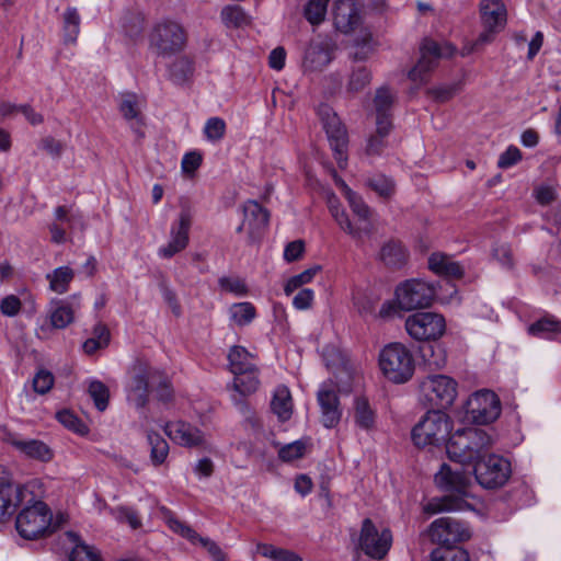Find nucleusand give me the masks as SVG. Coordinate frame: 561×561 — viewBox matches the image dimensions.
Segmentation results:
<instances>
[{
  "label": "nucleus",
  "instance_id": "obj_1",
  "mask_svg": "<svg viewBox=\"0 0 561 561\" xmlns=\"http://www.w3.org/2000/svg\"><path fill=\"white\" fill-rule=\"evenodd\" d=\"M434 480L439 489L450 492L460 499L453 501L449 496H446L440 501H432L424 507L426 513L436 514L442 511L461 510L463 499L472 496L471 489L473 484L471 477L462 470L454 469L449 465L443 463Z\"/></svg>",
  "mask_w": 561,
  "mask_h": 561
},
{
  "label": "nucleus",
  "instance_id": "obj_2",
  "mask_svg": "<svg viewBox=\"0 0 561 561\" xmlns=\"http://www.w3.org/2000/svg\"><path fill=\"white\" fill-rule=\"evenodd\" d=\"M493 445L491 435L483 428H459L449 436L446 445L450 460L465 465L478 461Z\"/></svg>",
  "mask_w": 561,
  "mask_h": 561
},
{
  "label": "nucleus",
  "instance_id": "obj_3",
  "mask_svg": "<svg viewBox=\"0 0 561 561\" xmlns=\"http://www.w3.org/2000/svg\"><path fill=\"white\" fill-rule=\"evenodd\" d=\"M378 365L382 375L398 385L409 381L415 370L412 352L399 342L389 343L381 348Z\"/></svg>",
  "mask_w": 561,
  "mask_h": 561
},
{
  "label": "nucleus",
  "instance_id": "obj_4",
  "mask_svg": "<svg viewBox=\"0 0 561 561\" xmlns=\"http://www.w3.org/2000/svg\"><path fill=\"white\" fill-rule=\"evenodd\" d=\"M451 419L439 410L428 411L412 428V440L417 447L439 446L450 435Z\"/></svg>",
  "mask_w": 561,
  "mask_h": 561
},
{
  "label": "nucleus",
  "instance_id": "obj_5",
  "mask_svg": "<svg viewBox=\"0 0 561 561\" xmlns=\"http://www.w3.org/2000/svg\"><path fill=\"white\" fill-rule=\"evenodd\" d=\"M417 64L409 71V79L419 84L426 83L430 73L437 67L440 58L451 57L456 48L449 43L438 44L433 39H424Z\"/></svg>",
  "mask_w": 561,
  "mask_h": 561
},
{
  "label": "nucleus",
  "instance_id": "obj_6",
  "mask_svg": "<svg viewBox=\"0 0 561 561\" xmlns=\"http://www.w3.org/2000/svg\"><path fill=\"white\" fill-rule=\"evenodd\" d=\"M149 41L159 56L170 57L184 48L186 33L181 24L165 20L154 25Z\"/></svg>",
  "mask_w": 561,
  "mask_h": 561
},
{
  "label": "nucleus",
  "instance_id": "obj_7",
  "mask_svg": "<svg viewBox=\"0 0 561 561\" xmlns=\"http://www.w3.org/2000/svg\"><path fill=\"white\" fill-rule=\"evenodd\" d=\"M458 383L446 375H431L420 383L421 400L432 407L449 408L457 398Z\"/></svg>",
  "mask_w": 561,
  "mask_h": 561
},
{
  "label": "nucleus",
  "instance_id": "obj_8",
  "mask_svg": "<svg viewBox=\"0 0 561 561\" xmlns=\"http://www.w3.org/2000/svg\"><path fill=\"white\" fill-rule=\"evenodd\" d=\"M31 506L24 507L18 515L15 527L19 535L33 540L46 533L51 522V514L42 501H32Z\"/></svg>",
  "mask_w": 561,
  "mask_h": 561
},
{
  "label": "nucleus",
  "instance_id": "obj_9",
  "mask_svg": "<svg viewBox=\"0 0 561 561\" xmlns=\"http://www.w3.org/2000/svg\"><path fill=\"white\" fill-rule=\"evenodd\" d=\"M404 327L408 334L415 341H436L446 331V320L440 313L421 311L409 316Z\"/></svg>",
  "mask_w": 561,
  "mask_h": 561
},
{
  "label": "nucleus",
  "instance_id": "obj_10",
  "mask_svg": "<svg viewBox=\"0 0 561 561\" xmlns=\"http://www.w3.org/2000/svg\"><path fill=\"white\" fill-rule=\"evenodd\" d=\"M473 473L481 486L496 489L508 480L511 465L503 457L492 454L476 461Z\"/></svg>",
  "mask_w": 561,
  "mask_h": 561
},
{
  "label": "nucleus",
  "instance_id": "obj_11",
  "mask_svg": "<svg viewBox=\"0 0 561 561\" xmlns=\"http://www.w3.org/2000/svg\"><path fill=\"white\" fill-rule=\"evenodd\" d=\"M435 296V287L421 279L405 280L396 289L398 305L407 311L428 307Z\"/></svg>",
  "mask_w": 561,
  "mask_h": 561
},
{
  "label": "nucleus",
  "instance_id": "obj_12",
  "mask_svg": "<svg viewBox=\"0 0 561 561\" xmlns=\"http://www.w3.org/2000/svg\"><path fill=\"white\" fill-rule=\"evenodd\" d=\"M32 483L14 484L8 477H0V522L8 520L23 503H31Z\"/></svg>",
  "mask_w": 561,
  "mask_h": 561
},
{
  "label": "nucleus",
  "instance_id": "obj_13",
  "mask_svg": "<svg viewBox=\"0 0 561 561\" xmlns=\"http://www.w3.org/2000/svg\"><path fill=\"white\" fill-rule=\"evenodd\" d=\"M500 414V399L491 390H479L467 401V415L476 424L492 423Z\"/></svg>",
  "mask_w": 561,
  "mask_h": 561
},
{
  "label": "nucleus",
  "instance_id": "obj_14",
  "mask_svg": "<svg viewBox=\"0 0 561 561\" xmlns=\"http://www.w3.org/2000/svg\"><path fill=\"white\" fill-rule=\"evenodd\" d=\"M391 543L392 535L389 529L378 531L371 519L363 520L358 547L366 556L380 560L388 553Z\"/></svg>",
  "mask_w": 561,
  "mask_h": 561
},
{
  "label": "nucleus",
  "instance_id": "obj_15",
  "mask_svg": "<svg viewBox=\"0 0 561 561\" xmlns=\"http://www.w3.org/2000/svg\"><path fill=\"white\" fill-rule=\"evenodd\" d=\"M428 533L431 540L440 547H453L455 543L468 540L471 536L469 528L453 517L435 519Z\"/></svg>",
  "mask_w": 561,
  "mask_h": 561
},
{
  "label": "nucleus",
  "instance_id": "obj_16",
  "mask_svg": "<svg viewBox=\"0 0 561 561\" xmlns=\"http://www.w3.org/2000/svg\"><path fill=\"white\" fill-rule=\"evenodd\" d=\"M163 428L168 437L180 446L188 448H206L208 446L207 435L191 423L184 421L168 422Z\"/></svg>",
  "mask_w": 561,
  "mask_h": 561
},
{
  "label": "nucleus",
  "instance_id": "obj_17",
  "mask_svg": "<svg viewBox=\"0 0 561 561\" xmlns=\"http://www.w3.org/2000/svg\"><path fill=\"white\" fill-rule=\"evenodd\" d=\"M192 215L188 209L181 210L178 221L173 222L170 229V241L159 249V255L170 259L183 251L190 241V229Z\"/></svg>",
  "mask_w": 561,
  "mask_h": 561
},
{
  "label": "nucleus",
  "instance_id": "obj_18",
  "mask_svg": "<svg viewBox=\"0 0 561 561\" xmlns=\"http://www.w3.org/2000/svg\"><path fill=\"white\" fill-rule=\"evenodd\" d=\"M270 213L256 201L249 199L243 205V220L237 228L238 232L245 231L251 241L257 240L267 228Z\"/></svg>",
  "mask_w": 561,
  "mask_h": 561
},
{
  "label": "nucleus",
  "instance_id": "obj_19",
  "mask_svg": "<svg viewBox=\"0 0 561 561\" xmlns=\"http://www.w3.org/2000/svg\"><path fill=\"white\" fill-rule=\"evenodd\" d=\"M334 49L335 43L328 36H318L312 39L305 51V69L310 71L323 69L331 62Z\"/></svg>",
  "mask_w": 561,
  "mask_h": 561
},
{
  "label": "nucleus",
  "instance_id": "obj_20",
  "mask_svg": "<svg viewBox=\"0 0 561 561\" xmlns=\"http://www.w3.org/2000/svg\"><path fill=\"white\" fill-rule=\"evenodd\" d=\"M151 371L152 368L144 365L134 368V375L127 389V401L136 409H144L149 401Z\"/></svg>",
  "mask_w": 561,
  "mask_h": 561
},
{
  "label": "nucleus",
  "instance_id": "obj_21",
  "mask_svg": "<svg viewBox=\"0 0 561 561\" xmlns=\"http://www.w3.org/2000/svg\"><path fill=\"white\" fill-rule=\"evenodd\" d=\"M81 309V296L73 294L65 299L50 302L49 321L55 329H65L75 321V314Z\"/></svg>",
  "mask_w": 561,
  "mask_h": 561
},
{
  "label": "nucleus",
  "instance_id": "obj_22",
  "mask_svg": "<svg viewBox=\"0 0 561 561\" xmlns=\"http://www.w3.org/2000/svg\"><path fill=\"white\" fill-rule=\"evenodd\" d=\"M333 22L337 31L348 34L362 22L360 7L356 0H336L333 7Z\"/></svg>",
  "mask_w": 561,
  "mask_h": 561
},
{
  "label": "nucleus",
  "instance_id": "obj_23",
  "mask_svg": "<svg viewBox=\"0 0 561 561\" xmlns=\"http://www.w3.org/2000/svg\"><path fill=\"white\" fill-rule=\"evenodd\" d=\"M479 9L484 28L501 31L505 26L507 11L502 0H480Z\"/></svg>",
  "mask_w": 561,
  "mask_h": 561
},
{
  "label": "nucleus",
  "instance_id": "obj_24",
  "mask_svg": "<svg viewBox=\"0 0 561 561\" xmlns=\"http://www.w3.org/2000/svg\"><path fill=\"white\" fill-rule=\"evenodd\" d=\"M318 403L321 409V422L327 428L336 426L341 420L339 397L335 391L330 389H320L318 392Z\"/></svg>",
  "mask_w": 561,
  "mask_h": 561
},
{
  "label": "nucleus",
  "instance_id": "obj_25",
  "mask_svg": "<svg viewBox=\"0 0 561 561\" xmlns=\"http://www.w3.org/2000/svg\"><path fill=\"white\" fill-rule=\"evenodd\" d=\"M353 420L355 425L366 432L376 426V411L365 397H356L353 403Z\"/></svg>",
  "mask_w": 561,
  "mask_h": 561
},
{
  "label": "nucleus",
  "instance_id": "obj_26",
  "mask_svg": "<svg viewBox=\"0 0 561 561\" xmlns=\"http://www.w3.org/2000/svg\"><path fill=\"white\" fill-rule=\"evenodd\" d=\"M11 443L18 450L33 459L49 461L54 456L51 449L42 440L14 438Z\"/></svg>",
  "mask_w": 561,
  "mask_h": 561
},
{
  "label": "nucleus",
  "instance_id": "obj_27",
  "mask_svg": "<svg viewBox=\"0 0 561 561\" xmlns=\"http://www.w3.org/2000/svg\"><path fill=\"white\" fill-rule=\"evenodd\" d=\"M393 102L394 95L387 87H381L376 91L374 98V112L376 115V123L382 122L387 125H392L391 108Z\"/></svg>",
  "mask_w": 561,
  "mask_h": 561
},
{
  "label": "nucleus",
  "instance_id": "obj_28",
  "mask_svg": "<svg viewBox=\"0 0 561 561\" xmlns=\"http://www.w3.org/2000/svg\"><path fill=\"white\" fill-rule=\"evenodd\" d=\"M428 266L434 273L446 277L460 278L463 275V268L444 254H432L428 259Z\"/></svg>",
  "mask_w": 561,
  "mask_h": 561
},
{
  "label": "nucleus",
  "instance_id": "obj_29",
  "mask_svg": "<svg viewBox=\"0 0 561 561\" xmlns=\"http://www.w3.org/2000/svg\"><path fill=\"white\" fill-rule=\"evenodd\" d=\"M407 251L403 245L393 240L386 242L379 252L380 261L392 268L403 266L407 261Z\"/></svg>",
  "mask_w": 561,
  "mask_h": 561
},
{
  "label": "nucleus",
  "instance_id": "obj_30",
  "mask_svg": "<svg viewBox=\"0 0 561 561\" xmlns=\"http://www.w3.org/2000/svg\"><path fill=\"white\" fill-rule=\"evenodd\" d=\"M273 412L280 421H287L293 414V400L289 389L280 385L275 391L271 402Z\"/></svg>",
  "mask_w": 561,
  "mask_h": 561
},
{
  "label": "nucleus",
  "instance_id": "obj_31",
  "mask_svg": "<svg viewBox=\"0 0 561 561\" xmlns=\"http://www.w3.org/2000/svg\"><path fill=\"white\" fill-rule=\"evenodd\" d=\"M328 139L330 141V146L334 151L335 160L340 168H345L346 165V148H347V133L343 126L335 129H329L327 131Z\"/></svg>",
  "mask_w": 561,
  "mask_h": 561
},
{
  "label": "nucleus",
  "instance_id": "obj_32",
  "mask_svg": "<svg viewBox=\"0 0 561 561\" xmlns=\"http://www.w3.org/2000/svg\"><path fill=\"white\" fill-rule=\"evenodd\" d=\"M328 139L330 141V146L334 151L335 160L340 168H345L346 165V148H347V133L343 126L335 129H329L327 131Z\"/></svg>",
  "mask_w": 561,
  "mask_h": 561
},
{
  "label": "nucleus",
  "instance_id": "obj_33",
  "mask_svg": "<svg viewBox=\"0 0 561 561\" xmlns=\"http://www.w3.org/2000/svg\"><path fill=\"white\" fill-rule=\"evenodd\" d=\"M528 333L539 339H553L561 333V321L556 317H543L528 327Z\"/></svg>",
  "mask_w": 561,
  "mask_h": 561
},
{
  "label": "nucleus",
  "instance_id": "obj_34",
  "mask_svg": "<svg viewBox=\"0 0 561 561\" xmlns=\"http://www.w3.org/2000/svg\"><path fill=\"white\" fill-rule=\"evenodd\" d=\"M151 391L157 400L163 403L172 401L174 397L170 378L164 373L153 368L151 371Z\"/></svg>",
  "mask_w": 561,
  "mask_h": 561
},
{
  "label": "nucleus",
  "instance_id": "obj_35",
  "mask_svg": "<svg viewBox=\"0 0 561 561\" xmlns=\"http://www.w3.org/2000/svg\"><path fill=\"white\" fill-rule=\"evenodd\" d=\"M49 282V289L56 294L68 291L70 283L75 278V271L69 266H59L46 275Z\"/></svg>",
  "mask_w": 561,
  "mask_h": 561
},
{
  "label": "nucleus",
  "instance_id": "obj_36",
  "mask_svg": "<svg viewBox=\"0 0 561 561\" xmlns=\"http://www.w3.org/2000/svg\"><path fill=\"white\" fill-rule=\"evenodd\" d=\"M228 360L231 373H242L256 367L254 356L243 346L231 347Z\"/></svg>",
  "mask_w": 561,
  "mask_h": 561
},
{
  "label": "nucleus",
  "instance_id": "obj_37",
  "mask_svg": "<svg viewBox=\"0 0 561 561\" xmlns=\"http://www.w3.org/2000/svg\"><path fill=\"white\" fill-rule=\"evenodd\" d=\"M337 183L340 184L344 197L347 199L354 215H356L360 220L368 222L373 213L370 207L364 202L362 196L352 191L344 181L339 180Z\"/></svg>",
  "mask_w": 561,
  "mask_h": 561
},
{
  "label": "nucleus",
  "instance_id": "obj_38",
  "mask_svg": "<svg viewBox=\"0 0 561 561\" xmlns=\"http://www.w3.org/2000/svg\"><path fill=\"white\" fill-rule=\"evenodd\" d=\"M232 374L234 375L233 388L240 394L248 396L257 390L260 386L257 367H254L253 369H249L247 371Z\"/></svg>",
  "mask_w": 561,
  "mask_h": 561
},
{
  "label": "nucleus",
  "instance_id": "obj_39",
  "mask_svg": "<svg viewBox=\"0 0 561 561\" xmlns=\"http://www.w3.org/2000/svg\"><path fill=\"white\" fill-rule=\"evenodd\" d=\"M147 440L150 446V460L153 466L162 465L169 455L168 442L158 433L147 431Z\"/></svg>",
  "mask_w": 561,
  "mask_h": 561
},
{
  "label": "nucleus",
  "instance_id": "obj_40",
  "mask_svg": "<svg viewBox=\"0 0 561 561\" xmlns=\"http://www.w3.org/2000/svg\"><path fill=\"white\" fill-rule=\"evenodd\" d=\"M392 129V125H387L382 122H377L376 134L371 135L366 145V153L368 156H379L382 153L387 146V137Z\"/></svg>",
  "mask_w": 561,
  "mask_h": 561
},
{
  "label": "nucleus",
  "instance_id": "obj_41",
  "mask_svg": "<svg viewBox=\"0 0 561 561\" xmlns=\"http://www.w3.org/2000/svg\"><path fill=\"white\" fill-rule=\"evenodd\" d=\"M229 317L233 324L244 327L250 324L256 317V309L249 301L232 304L229 308Z\"/></svg>",
  "mask_w": 561,
  "mask_h": 561
},
{
  "label": "nucleus",
  "instance_id": "obj_42",
  "mask_svg": "<svg viewBox=\"0 0 561 561\" xmlns=\"http://www.w3.org/2000/svg\"><path fill=\"white\" fill-rule=\"evenodd\" d=\"M336 224L340 226V228L350 234L354 239H362L364 234H370L371 233V227L370 224H367L364 228L355 227L345 211L344 208L339 209L335 211L334 215H332Z\"/></svg>",
  "mask_w": 561,
  "mask_h": 561
},
{
  "label": "nucleus",
  "instance_id": "obj_43",
  "mask_svg": "<svg viewBox=\"0 0 561 561\" xmlns=\"http://www.w3.org/2000/svg\"><path fill=\"white\" fill-rule=\"evenodd\" d=\"M329 0H309L304 7L305 19L313 26L325 20Z\"/></svg>",
  "mask_w": 561,
  "mask_h": 561
},
{
  "label": "nucleus",
  "instance_id": "obj_44",
  "mask_svg": "<svg viewBox=\"0 0 561 561\" xmlns=\"http://www.w3.org/2000/svg\"><path fill=\"white\" fill-rule=\"evenodd\" d=\"M367 186L383 199L391 198L396 193V184L392 179L377 174L367 180Z\"/></svg>",
  "mask_w": 561,
  "mask_h": 561
},
{
  "label": "nucleus",
  "instance_id": "obj_45",
  "mask_svg": "<svg viewBox=\"0 0 561 561\" xmlns=\"http://www.w3.org/2000/svg\"><path fill=\"white\" fill-rule=\"evenodd\" d=\"M257 552L273 561H302V559L294 551L276 548L268 543H259L256 546Z\"/></svg>",
  "mask_w": 561,
  "mask_h": 561
},
{
  "label": "nucleus",
  "instance_id": "obj_46",
  "mask_svg": "<svg viewBox=\"0 0 561 561\" xmlns=\"http://www.w3.org/2000/svg\"><path fill=\"white\" fill-rule=\"evenodd\" d=\"M221 18L226 25L240 27L250 24L251 19L239 5H227L221 11Z\"/></svg>",
  "mask_w": 561,
  "mask_h": 561
},
{
  "label": "nucleus",
  "instance_id": "obj_47",
  "mask_svg": "<svg viewBox=\"0 0 561 561\" xmlns=\"http://www.w3.org/2000/svg\"><path fill=\"white\" fill-rule=\"evenodd\" d=\"M193 71V62L187 57L176 59L170 68L171 78L178 84H182L188 80Z\"/></svg>",
  "mask_w": 561,
  "mask_h": 561
},
{
  "label": "nucleus",
  "instance_id": "obj_48",
  "mask_svg": "<svg viewBox=\"0 0 561 561\" xmlns=\"http://www.w3.org/2000/svg\"><path fill=\"white\" fill-rule=\"evenodd\" d=\"M422 356L428 369H440L446 365L445 351L439 345H428L422 351Z\"/></svg>",
  "mask_w": 561,
  "mask_h": 561
},
{
  "label": "nucleus",
  "instance_id": "obj_49",
  "mask_svg": "<svg viewBox=\"0 0 561 561\" xmlns=\"http://www.w3.org/2000/svg\"><path fill=\"white\" fill-rule=\"evenodd\" d=\"M432 561H469L468 552L462 548L439 547L431 553Z\"/></svg>",
  "mask_w": 561,
  "mask_h": 561
},
{
  "label": "nucleus",
  "instance_id": "obj_50",
  "mask_svg": "<svg viewBox=\"0 0 561 561\" xmlns=\"http://www.w3.org/2000/svg\"><path fill=\"white\" fill-rule=\"evenodd\" d=\"M88 392L93 400L95 408L103 412L108 405L110 391L108 388L99 380L89 383Z\"/></svg>",
  "mask_w": 561,
  "mask_h": 561
},
{
  "label": "nucleus",
  "instance_id": "obj_51",
  "mask_svg": "<svg viewBox=\"0 0 561 561\" xmlns=\"http://www.w3.org/2000/svg\"><path fill=\"white\" fill-rule=\"evenodd\" d=\"M320 270L321 267L319 265H314L310 268L305 270L300 274L290 277L285 285V294L289 296L302 285L310 283L312 278L320 272Z\"/></svg>",
  "mask_w": 561,
  "mask_h": 561
},
{
  "label": "nucleus",
  "instance_id": "obj_52",
  "mask_svg": "<svg viewBox=\"0 0 561 561\" xmlns=\"http://www.w3.org/2000/svg\"><path fill=\"white\" fill-rule=\"evenodd\" d=\"M354 42L356 46V50L354 51V59L366 60L374 51L371 33L367 30H363Z\"/></svg>",
  "mask_w": 561,
  "mask_h": 561
},
{
  "label": "nucleus",
  "instance_id": "obj_53",
  "mask_svg": "<svg viewBox=\"0 0 561 561\" xmlns=\"http://www.w3.org/2000/svg\"><path fill=\"white\" fill-rule=\"evenodd\" d=\"M64 31L67 42H76L80 31V16L73 8L67 9L64 13Z\"/></svg>",
  "mask_w": 561,
  "mask_h": 561
},
{
  "label": "nucleus",
  "instance_id": "obj_54",
  "mask_svg": "<svg viewBox=\"0 0 561 561\" xmlns=\"http://www.w3.org/2000/svg\"><path fill=\"white\" fill-rule=\"evenodd\" d=\"M226 128L225 121L215 116L206 121L203 131L208 141L218 142L225 137Z\"/></svg>",
  "mask_w": 561,
  "mask_h": 561
},
{
  "label": "nucleus",
  "instance_id": "obj_55",
  "mask_svg": "<svg viewBox=\"0 0 561 561\" xmlns=\"http://www.w3.org/2000/svg\"><path fill=\"white\" fill-rule=\"evenodd\" d=\"M119 111L127 121H140V104L136 94H124L119 104Z\"/></svg>",
  "mask_w": 561,
  "mask_h": 561
},
{
  "label": "nucleus",
  "instance_id": "obj_56",
  "mask_svg": "<svg viewBox=\"0 0 561 561\" xmlns=\"http://www.w3.org/2000/svg\"><path fill=\"white\" fill-rule=\"evenodd\" d=\"M57 420L68 430L84 435L88 433L87 425L71 411L62 410L56 414Z\"/></svg>",
  "mask_w": 561,
  "mask_h": 561
},
{
  "label": "nucleus",
  "instance_id": "obj_57",
  "mask_svg": "<svg viewBox=\"0 0 561 561\" xmlns=\"http://www.w3.org/2000/svg\"><path fill=\"white\" fill-rule=\"evenodd\" d=\"M370 79V71L366 67H358L352 71L347 89L351 92L362 91L366 85L369 84Z\"/></svg>",
  "mask_w": 561,
  "mask_h": 561
},
{
  "label": "nucleus",
  "instance_id": "obj_58",
  "mask_svg": "<svg viewBox=\"0 0 561 561\" xmlns=\"http://www.w3.org/2000/svg\"><path fill=\"white\" fill-rule=\"evenodd\" d=\"M220 288L227 293L242 297L248 294V287L240 277L224 276L218 280Z\"/></svg>",
  "mask_w": 561,
  "mask_h": 561
},
{
  "label": "nucleus",
  "instance_id": "obj_59",
  "mask_svg": "<svg viewBox=\"0 0 561 561\" xmlns=\"http://www.w3.org/2000/svg\"><path fill=\"white\" fill-rule=\"evenodd\" d=\"M306 445L301 440H296L283 446L278 456L284 461H293L295 459L301 458L305 455Z\"/></svg>",
  "mask_w": 561,
  "mask_h": 561
},
{
  "label": "nucleus",
  "instance_id": "obj_60",
  "mask_svg": "<svg viewBox=\"0 0 561 561\" xmlns=\"http://www.w3.org/2000/svg\"><path fill=\"white\" fill-rule=\"evenodd\" d=\"M69 561H102L94 548L78 543L72 549Z\"/></svg>",
  "mask_w": 561,
  "mask_h": 561
},
{
  "label": "nucleus",
  "instance_id": "obj_61",
  "mask_svg": "<svg viewBox=\"0 0 561 561\" xmlns=\"http://www.w3.org/2000/svg\"><path fill=\"white\" fill-rule=\"evenodd\" d=\"M318 114L321 118L325 133L329 131V129H335L343 126L336 113H334L329 105H320Z\"/></svg>",
  "mask_w": 561,
  "mask_h": 561
},
{
  "label": "nucleus",
  "instance_id": "obj_62",
  "mask_svg": "<svg viewBox=\"0 0 561 561\" xmlns=\"http://www.w3.org/2000/svg\"><path fill=\"white\" fill-rule=\"evenodd\" d=\"M54 385V376L50 371L41 369L33 379L34 391L39 394L47 393Z\"/></svg>",
  "mask_w": 561,
  "mask_h": 561
},
{
  "label": "nucleus",
  "instance_id": "obj_63",
  "mask_svg": "<svg viewBox=\"0 0 561 561\" xmlns=\"http://www.w3.org/2000/svg\"><path fill=\"white\" fill-rule=\"evenodd\" d=\"M77 221H81V216L72 214L66 206H58L54 211V222L64 224L70 231Z\"/></svg>",
  "mask_w": 561,
  "mask_h": 561
},
{
  "label": "nucleus",
  "instance_id": "obj_64",
  "mask_svg": "<svg viewBox=\"0 0 561 561\" xmlns=\"http://www.w3.org/2000/svg\"><path fill=\"white\" fill-rule=\"evenodd\" d=\"M22 304L15 295H8L0 301V311L5 317H15L21 310Z\"/></svg>",
  "mask_w": 561,
  "mask_h": 561
}]
</instances>
